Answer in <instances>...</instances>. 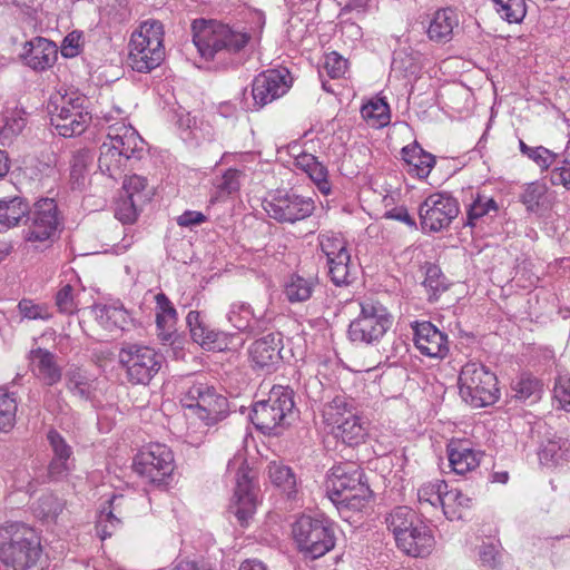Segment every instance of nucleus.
<instances>
[{"label": "nucleus", "mask_w": 570, "mask_h": 570, "mask_svg": "<svg viewBox=\"0 0 570 570\" xmlns=\"http://www.w3.org/2000/svg\"><path fill=\"white\" fill-rule=\"evenodd\" d=\"M40 538L24 523L0 529V570H36L40 557Z\"/></svg>", "instance_id": "obj_1"}, {"label": "nucleus", "mask_w": 570, "mask_h": 570, "mask_svg": "<svg viewBox=\"0 0 570 570\" xmlns=\"http://www.w3.org/2000/svg\"><path fill=\"white\" fill-rule=\"evenodd\" d=\"M193 41L206 60L224 58L226 53H237L250 39L246 32L235 31L216 20L196 19L191 23Z\"/></svg>", "instance_id": "obj_2"}, {"label": "nucleus", "mask_w": 570, "mask_h": 570, "mask_svg": "<svg viewBox=\"0 0 570 570\" xmlns=\"http://www.w3.org/2000/svg\"><path fill=\"white\" fill-rule=\"evenodd\" d=\"M389 530L393 533L396 546L406 554L424 557L434 547L431 530L419 521L416 513L409 507L393 509L385 519Z\"/></svg>", "instance_id": "obj_3"}, {"label": "nucleus", "mask_w": 570, "mask_h": 570, "mask_svg": "<svg viewBox=\"0 0 570 570\" xmlns=\"http://www.w3.org/2000/svg\"><path fill=\"white\" fill-rule=\"evenodd\" d=\"M164 26L147 20L132 32L129 41L128 63L138 72H150L165 59Z\"/></svg>", "instance_id": "obj_4"}, {"label": "nucleus", "mask_w": 570, "mask_h": 570, "mask_svg": "<svg viewBox=\"0 0 570 570\" xmlns=\"http://www.w3.org/2000/svg\"><path fill=\"white\" fill-rule=\"evenodd\" d=\"M293 391L285 386H274L266 400L254 404L250 420L255 428L265 434H278L289 424L293 415Z\"/></svg>", "instance_id": "obj_5"}, {"label": "nucleus", "mask_w": 570, "mask_h": 570, "mask_svg": "<svg viewBox=\"0 0 570 570\" xmlns=\"http://www.w3.org/2000/svg\"><path fill=\"white\" fill-rule=\"evenodd\" d=\"M459 390L463 401L473 407L493 404L499 397L497 376L483 364L466 363L459 375Z\"/></svg>", "instance_id": "obj_6"}, {"label": "nucleus", "mask_w": 570, "mask_h": 570, "mask_svg": "<svg viewBox=\"0 0 570 570\" xmlns=\"http://www.w3.org/2000/svg\"><path fill=\"white\" fill-rule=\"evenodd\" d=\"M292 534L298 551L306 558H321L335 546L333 529L308 515H302L293 523Z\"/></svg>", "instance_id": "obj_7"}, {"label": "nucleus", "mask_w": 570, "mask_h": 570, "mask_svg": "<svg viewBox=\"0 0 570 570\" xmlns=\"http://www.w3.org/2000/svg\"><path fill=\"white\" fill-rule=\"evenodd\" d=\"M358 316L348 326L351 341L374 344L386 334L393 323L387 308L380 302L366 299L360 304Z\"/></svg>", "instance_id": "obj_8"}, {"label": "nucleus", "mask_w": 570, "mask_h": 570, "mask_svg": "<svg viewBox=\"0 0 570 570\" xmlns=\"http://www.w3.org/2000/svg\"><path fill=\"white\" fill-rule=\"evenodd\" d=\"M83 99L56 95L50 98L48 111L50 122L58 134L73 137L82 134L91 121V116L85 110Z\"/></svg>", "instance_id": "obj_9"}, {"label": "nucleus", "mask_w": 570, "mask_h": 570, "mask_svg": "<svg viewBox=\"0 0 570 570\" xmlns=\"http://www.w3.org/2000/svg\"><path fill=\"white\" fill-rule=\"evenodd\" d=\"M119 364L131 384H148L161 367L163 357L154 348L125 343L119 350Z\"/></svg>", "instance_id": "obj_10"}, {"label": "nucleus", "mask_w": 570, "mask_h": 570, "mask_svg": "<svg viewBox=\"0 0 570 570\" xmlns=\"http://www.w3.org/2000/svg\"><path fill=\"white\" fill-rule=\"evenodd\" d=\"M181 402L184 406L194 411L206 425L216 424L228 413L227 399L206 383H196L188 387Z\"/></svg>", "instance_id": "obj_11"}, {"label": "nucleus", "mask_w": 570, "mask_h": 570, "mask_svg": "<svg viewBox=\"0 0 570 570\" xmlns=\"http://www.w3.org/2000/svg\"><path fill=\"white\" fill-rule=\"evenodd\" d=\"M267 215L279 223H295L313 214L314 202L287 190H276L263 200Z\"/></svg>", "instance_id": "obj_12"}, {"label": "nucleus", "mask_w": 570, "mask_h": 570, "mask_svg": "<svg viewBox=\"0 0 570 570\" xmlns=\"http://www.w3.org/2000/svg\"><path fill=\"white\" fill-rule=\"evenodd\" d=\"M134 469L148 482L161 484L174 471L173 452L165 444H150L136 455Z\"/></svg>", "instance_id": "obj_13"}, {"label": "nucleus", "mask_w": 570, "mask_h": 570, "mask_svg": "<svg viewBox=\"0 0 570 570\" xmlns=\"http://www.w3.org/2000/svg\"><path fill=\"white\" fill-rule=\"evenodd\" d=\"M459 212V204L450 194H432L420 206L421 225L423 229L440 232L450 226Z\"/></svg>", "instance_id": "obj_14"}, {"label": "nucleus", "mask_w": 570, "mask_h": 570, "mask_svg": "<svg viewBox=\"0 0 570 570\" xmlns=\"http://www.w3.org/2000/svg\"><path fill=\"white\" fill-rule=\"evenodd\" d=\"M58 226L57 205L53 199H40L26 216L23 235L27 242L37 243L49 239Z\"/></svg>", "instance_id": "obj_15"}, {"label": "nucleus", "mask_w": 570, "mask_h": 570, "mask_svg": "<svg viewBox=\"0 0 570 570\" xmlns=\"http://www.w3.org/2000/svg\"><path fill=\"white\" fill-rule=\"evenodd\" d=\"M236 468V488L232 510L242 525L247 524L256 509L255 494L253 492L252 476L242 458L229 461L228 469Z\"/></svg>", "instance_id": "obj_16"}, {"label": "nucleus", "mask_w": 570, "mask_h": 570, "mask_svg": "<svg viewBox=\"0 0 570 570\" xmlns=\"http://www.w3.org/2000/svg\"><path fill=\"white\" fill-rule=\"evenodd\" d=\"M287 70L269 69L255 77L252 95L255 105L264 107L283 96L289 88Z\"/></svg>", "instance_id": "obj_17"}, {"label": "nucleus", "mask_w": 570, "mask_h": 570, "mask_svg": "<svg viewBox=\"0 0 570 570\" xmlns=\"http://www.w3.org/2000/svg\"><path fill=\"white\" fill-rule=\"evenodd\" d=\"M362 478L363 472L353 464L334 466L326 483V491L331 501L333 502L335 498H342L358 487L365 485L366 483L362 481Z\"/></svg>", "instance_id": "obj_18"}, {"label": "nucleus", "mask_w": 570, "mask_h": 570, "mask_svg": "<svg viewBox=\"0 0 570 570\" xmlns=\"http://www.w3.org/2000/svg\"><path fill=\"white\" fill-rule=\"evenodd\" d=\"M414 343L422 354L430 357L442 358L449 352L446 336L430 322L416 323Z\"/></svg>", "instance_id": "obj_19"}, {"label": "nucleus", "mask_w": 570, "mask_h": 570, "mask_svg": "<svg viewBox=\"0 0 570 570\" xmlns=\"http://www.w3.org/2000/svg\"><path fill=\"white\" fill-rule=\"evenodd\" d=\"M130 512L131 501L124 495H114L108 501V511L104 509L97 521L96 531L100 539L111 537Z\"/></svg>", "instance_id": "obj_20"}, {"label": "nucleus", "mask_w": 570, "mask_h": 570, "mask_svg": "<svg viewBox=\"0 0 570 570\" xmlns=\"http://www.w3.org/2000/svg\"><path fill=\"white\" fill-rule=\"evenodd\" d=\"M281 350L282 340L279 334L271 333L252 344L249 355L255 366L271 370L279 363L282 358Z\"/></svg>", "instance_id": "obj_21"}, {"label": "nucleus", "mask_w": 570, "mask_h": 570, "mask_svg": "<svg viewBox=\"0 0 570 570\" xmlns=\"http://www.w3.org/2000/svg\"><path fill=\"white\" fill-rule=\"evenodd\" d=\"M108 140L117 147L124 156L125 161L138 160L145 153V141L132 129L121 126L119 128H109Z\"/></svg>", "instance_id": "obj_22"}, {"label": "nucleus", "mask_w": 570, "mask_h": 570, "mask_svg": "<svg viewBox=\"0 0 570 570\" xmlns=\"http://www.w3.org/2000/svg\"><path fill=\"white\" fill-rule=\"evenodd\" d=\"M23 49L21 58L27 66L35 70H45L53 63L57 57L56 46L41 37L27 41Z\"/></svg>", "instance_id": "obj_23"}, {"label": "nucleus", "mask_w": 570, "mask_h": 570, "mask_svg": "<svg viewBox=\"0 0 570 570\" xmlns=\"http://www.w3.org/2000/svg\"><path fill=\"white\" fill-rule=\"evenodd\" d=\"M32 371L47 385H53L61 379V370L56 362V356L45 350L36 348L30 352Z\"/></svg>", "instance_id": "obj_24"}, {"label": "nucleus", "mask_w": 570, "mask_h": 570, "mask_svg": "<svg viewBox=\"0 0 570 570\" xmlns=\"http://www.w3.org/2000/svg\"><path fill=\"white\" fill-rule=\"evenodd\" d=\"M448 456L452 470L464 474L479 466L482 453L468 448L463 442L452 441L448 445Z\"/></svg>", "instance_id": "obj_25"}, {"label": "nucleus", "mask_w": 570, "mask_h": 570, "mask_svg": "<svg viewBox=\"0 0 570 570\" xmlns=\"http://www.w3.org/2000/svg\"><path fill=\"white\" fill-rule=\"evenodd\" d=\"M156 301V324L158 328V336L161 341L168 342L175 332L177 321V312L173 306L169 298L164 293H158L155 296Z\"/></svg>", "instance_id": "obj_26"}, {"label": "nucleus", "mask_w": 570, "mask_h": 570, "mask_svg": "<svg viewBox=\"0 0 570 570\" xmlns=\"http://www.w3.org/2000/svg\"><path fill=\"white\" fill-rule=\"evenodd\" d=\"M47 439L53 452V459L49 464L50 476L58 479L68 471V460L71 455V448L63 438L55 430L48 432Z\"/></svg>", "instance_id": "obj_27"}, {"label": "nucleus", "mask_w": 570, "mask_h": 570, "mask_svg": "<svg viewBox=\"0 0 570 570\" xmlns=\"http://www.w3.org/2000/svg\"><path fill=\"white\" fill-rule=\"evenodd\" d=\"M324 423L331 432L350 420V415H357L353 403L345 395H337L327 402L322 411Z\"/></svg>", "instance_id": "obj_28"}, {"label": "nucleus", "mask_w": 570, "mask_h": 570, "mask_svg": "<svg viewBox=\"0 0 570 570\" xmlns=\"http://www.w3.org/2000/svg\"><path fill=\"white\" fill-rule=\"evenodd\" d=\"M28 212L29 204L20 196L0 199V233L17 226Z\"/></svg>", "instance_id": "obj_29"}, {"label": "nucleus", "mask_w": 570, "mask_h": 570, "mask_svg": "<svg viewBox=\"0 0 570 570\" xmlns=\"http://www.w3.org/2000/svg\"><path fill=\"white\" fill-rule=\"evenodd\" d=\"M458 23V16L453 10H439L429 26V38L436 42H446L452 38L453 29Z\"/></svg>", "instance_id": "obj_30"}, {"label": "nucleus", "mask_w": 570, "mask_h": 570, "mask_svg": "<svg viewBox=\"0 0 570 570\" xmlns=\"http://www.w3.org/2000/svg\"><path fill=\"white\" fill-rule=\"evenodd\" d=\"M98 166L102 174L117 179V177H120L125 171L127 161H125L124 156H121L117 147L107 139L100 146Z\"/></svg>", "instance_id": "obj_31"}, {"label": "nucleus", "mask_w": 570, "mask_h": 570, "mask_svg": "<svg viewBox=\"0 0 570 570\" xmlns=\"http://www.w3.org/2000/svg\"><path fill=\"white\" fill-rule=\"evenodd\" d=\"M402 155L411 167L410 173H414L420 178L428 177L435 164L434 156L425 153L417 144L404 147Z\"/></svg>", "instance_id": "obj_32"}, {"label": "nucleus", "mask_w": 570, "mask_h": 570, "mask_svg": "<svg viewBox=\"0 0 570 570\" xmlns=\"http://www.w3.org/2000/svg\"><path fill=\"white\" fill-rule=\"evenodd\" d=\"M190 335L194 342L206 350L220 347L218 344L219 333L208 328L200 320L197 311H190L186 317Z\"/></svg>", "instance_id": "obj_33"}, {"label": "nucleus", "mask_w": 570, "mask_h": 570, "mask_svg": "<svg viewBox=\"0 0 570 570\" xmlns=\"http://www.w3.org/2000/svg\"><path fill=\"white\" fill-rule=\"evenodd\" d=\"M371 499V490L367 484L358 487L353 492H350L342 498H335L333 503L336 505L338 512L346 519L350 518L348 512L363 511Z\"/></svg>", "instance_id": "obj_34"}, {"label": "nucleus", "mask_w": 570, "mask_h": 570, "mask_svg": "<svg viewBox=\"0 0 570 570\" xmlns=\"http://www.w3.org/2000/svg\"><path fill=\"white\" fill-rule=\"evenodd\" d=\"M92 312L97 321L108 331L124 330L128 323V315L125 309L107 306L95 305Z\"/></svg>", "instance_id": "obj_35"}, {"label": "nucleus", "mask_w": 570, "mask_h": 570, "mask_svg": "<svg viewBox=\"0 0 570 570\" xmlns=\"http://www.w3.org/2000/svg\"><path fill=\"white\" fill-rule=\"evenodd\" d=\"M471 499L458 489L445 490L441 507L449 520H460L463 512L470 508Z\"/></svg>", "instance_id": "obj_36"}, {"label": "nucleus", "mask_w": 570, "mask_h": 570, "mask_svg": "<svg viewBox=\"0 0 570 570\" xmlns=\"http://www.w3.org/2000/svg\"><path fill=\"white\" fill-rule=\"evenodd\" d=\"M67 389L76 396L81 400H90L94 393V381L87 375V373L75 367L66 374Z\"/></svg>", "instance_id": "obj_37"}, {"label": "nucleus", "mask_w": 570, "mask_h": 570, "mask_svg": "<svg viewBox=\"0 0 570 570\" xmlns=\"http://www.w3.org/2000/svg\"><path fill=\"white\" fill-rule=\"evenodd\" d=\"M348 417L350 420L338 425L332 433L335 438L341 439L343 443L353 446L360 444L366 433L358 415H350Z\"/></svg>", "instance_id": "obj_38"}, {"label": "nucleus", "mask_w": 570, "mask_h": 570, "mask_svg": "<svg viewBox=\"0 0 570 570\" xmlns=\"http://www.w3.org/2000/svg\"><path fill=\"white\" fill-rule=\"evenodd\" d=\"M361 114L372 127L381 128L390 122V107L382 98L368 101Z\"/></svg>", "instance_id": "obj_39"}, {"label": "nucleus", "mask_w": 570, "mask_h": 570, "mask_svg": "<svg viewBox=\"0 0 570 570\" xmlns=\"http://www.w3.org/2000/svg\"><path fill=\"white\" fill-rule=\"evenodd\" d=\"M94 160V154L86 148L79 149L72 154L70 160V178L73 185L80 187L83 185L90 164Z\"/></svg>", "instance_id": "obj_40"}, {"label": "nucleus", "mask_w": 570, "mask_h": 570, "mask_svg": "<svg viewBox=\"0 0 570 570\" xmlns=\"http://www.w3.org/2000/svg\"><path fill=\"white\" fill-rule=\"evenodd\" d=\"M65 502L58 497L49 493L41 495L35 508V515L45 521H53L62 512Z\"/></svg>", "instance_id": "obj_41"}, {"label": "nucleus", "mask_w": 570, "mask_h": 570, "mask_svg": "<svg viewBox=\"0 0 570 570\" xmlns=\"http://www.w3.org/2000/svg\"><path fill=\"white\" fill-rule=\"evenodd\" d=\"M495 11L509 23H520L527 13L524 0H491Z\"/></svg>", "instance_id": "obj_42"}, {"label": "nucleus", "mask_w": 570, "mask_h": 570, "mask_svg": "<svg viewBox=\"0 0 570 570\" xmlns=\"http://www.w3.org/2000/svg\"><path fill=\"white\" fill-rule=\"evenodd\" d=\"M17 409L14 394L0 389V432H8L13 428Z\"/></svg>", "instance_id": "obj_43"}, {"label": "nucleus", "mask_w": 570, "mask_h": 570, "mask_svg": "<svg viewBox=\"0 0 570 570\" xmlns=\"http://www.w3.org/2000/svg\"><path fill=\"white\" fill-rule=\"evenodd\" d=\"M314 282L298 275H293L285 286V295L289 302L307 301L313 292Z\"/></svg>", "instance_id": "obj_44"}, {"label": "nucleus", "mask_w": 570, "mask_h": 570, "mask_svg": "<svg viewBox=\"0 0 570 570\" xmlns=\"http://www.w3.org/2000/svg\"><path fill=\"white\" fill-rule=\"evenodd\" d=\"M448 485L444 481L428 482L417 490L420 504H429L433 508L441 505Z\"/></svg>", "instance_id": "obj_45"}, {"label": "nucleus", "mask_w": 570, "mask_h": 570, "mask_svg": "<svg viewBox=\"0 0 570 570\" xmlns=\"http://www.w3.org/2000/svg\"><path fill=\"white\" fill-rule=\"evenodd\" d=\"M351 255L341 254L338 258L328 261V274L335 285H347L351 282Z\"/></svg>", "instance_id": "obj_46"}, {"label": "nucleus", "mask_w": 570, "mask_h": 570, "mask_svg": "<svg viewBox=\"0 0 570 570\" xmlns=\"http://www.w3.org/2000/svg\"><path fill=\"white\" fill-rule=\"evenodd\" d=\"M268 476L276 487L292 491L296 484V479L291 468L279 462H271L268 464Z\"/></svg>", "instance_id": "obj_47"}, {"label": "nucleus", "mask_w": 570, "mask_h": 570, "mask_svg": "<svg viewBox=\"0 0 570 570\" xmlns=\"http://www.w3.org/2000/svg\"><path fill=\"white\" fill-rule=\"evenodd\" d=\"M547 186L543 183L534 181L528 184L521 195V200L530 212H535L542 204L547 194Z\"/></svg>", "instance_id": "obj_48"}, {"label": "nucleus", "mask_w": 570, "mask_h": 570, "mask_svg": "<svg viewBox=\"0 0 570 570\" xmlns=\"http://www.w3.org/2000/svg\"><path fill=\"white\" fill-rule=\"evenodd\" d=\"M320 246L327 262L338 258L341 254H350L342 237L335 235H321Z\"/></svg>", "instance_id": "obj_49"}, {"label": "nucleus", "mask_w": 570, "mask_h": 570, "mask_svg": "<svg viewBox=\"0 0 570 570\" xmlns=\"http://www.w3.org/2000/svg\"><path fill=\"white\" fill-rule=\"evenodd\" d=\"M252 312L248 305L244 303H234L227 312V320L233 327L244 331L249 326Z\"/></svg>", "instance_id": "obj_50"}, {"label": "nucleus", "mask_w": 570, "mask_h": 570, "mask_svg": "<svg viewBox=\"0 0 570 570\" xmlns=\"http://www.w3.org/2000/svg\"><path fill=\"white\" fill-rule=\"evenodd\" d=\"M146 186V178L132 175L125 179L122 188L127 197H135L139 203H146L150 199L149 194L145 193Z\"/></svg>", "instance_id": "obj_51"}, {"label": "nucleus", "mask_w": 570, "mask_h": 570, "mask_svg": "<svg viewBox=\"0 0 570 570\" xmlns=\"http://www.w3.org/2000/svg\"><path fill=\"white\" fill-rule=\"evenodd\" d=\"M514 397L520 401H525L530 397L538 399L540 392V383L538 380L527 376L521 377L514 385Z\"/></svg>", "instance_id": "obj_52"}, {"label": "nucleus", "mask_w": 570, "mask_h": 570, "mask_svg": "<svg viewBox=\"0 0 570 570\" xmlns=\"http://www.w3.org/2000/svg\"><path fill=\"white\" fill-rule=\"evenodd\" d=\"M24 126L26 119L21 115L13 112L6 117L4 124L0 129V138L11 141L23 130Z\"/></svg>", "instance_id": "obj_53"}, {"label": "nucleus", "mask_w": 570, "mask_h": 570, "mask_svg": "<svg viewBox=\"0 0 570 570\" xmlns=\"http://www.w3.org/2000/svg\"><path fill=\"white\" fill-rule=\"evenodd\" d=\"M20 314L28 320H43L47 321L51 314L46 305L35 304L30 299H21L18 304Z\"/></svg>", "instance_id": "obj_54"}, {"label": "nucleus", "mask_w": 570, "mask_h": 570, "mask_svg": "<svg viewBox=\"0 0 570 570\" xmlns=\"http://www.w3.org/2000/svg\"><path fill=\"white\" fill-rule=\"evenodd\" d=\"M142 204L144 203H139L135 197H126L118 204L116 217L125 224L134 223L138 215L137 207Z\"/></svg>", "instance_id": "obj_55"}, {"label": "nucleus", "mask_w": 570, "mask_h": 570, "mask_svg": "<svg viewBox=\"0 0 570 570\" xmlns=\"http://www.w3.org/2000/svg\"><path fill=\"white\" fill-rule=\"evenodd\" d=\"M497 205L492 198L478 197L470 206L468 219L470 225H474V220L487 215L490 210H495Z\"/></svg>", "instance_id": "obj_56"}, {"label": "nucleus", "mask_w": 570, "mask_h": 570, "mask_svg": "<svg viewBox=\"0 0 570 570\" xmlns=\"http://www.w3.org/2000/svg\"><path fill=\"white\" fill-rule=\"evenodd\" d=\"M73 288L67 284L62 286L56 294V305L59 312L65 314H72L77 311V305L72 295Z\"/></svg>", "instance_id": "obj_57"}, {"label": "nucleus", "mask_w": 570, "mask_h": 570, "mask_svg": "<svg viewBox=\"0 0 570 570\" xmlns=\"http://www.w3.org/2000/svg\"><path fill=\"white\" fill-rule=\"evenodd\" d=\"M324 68L332 78H340L347 70V60L333 51L326 55Z\"/></svg>", "instance_id": "obj_58"}, {"label": "nucleus", "mask_w": 570, "mask_h": 570, "mask_svg": "<svg viewBox=\"0 0 570 570\" xmlns=\"http://www.w3.org/2000/svg\"><path fill=\"white\" fill-rule=\"evenodd\" d=\"M239 176L240 171L237 169H228L217 180L216 187L223 194H233L239 189Z\"/></svg>", "instance_id": "obj_59"}, {"label": "nucleus", "mask_w": 570, "mask_h": 570, "mask_svg": "<svg viewBox=\"0 0 570 570\" xmlns=\"http://www.w3.org/2000/svg\"><path fill=\"white\" fill-rule=\"evenodd\" d=\"M441 272L436 266H430L426 269V276L423 282L424 287L431 291L430 298H435L440 292L445 291L443 282L440 279Z\"/></svg>", "instance_id": "obj_60"}, {"label": "nucleus", "mask_w": 570, "mask_h": 570, "mask_svg": "<svg viewBox=\"0 0 570 570\" xmlns=\"http://www.w3.org/2000/svg\"><path fill=\"white\" fill-rule=\"evenodd\" d=\"M558 154L542 147H534L530 150L529 158L532 159L542 170H547L557 159Z\"/></svg>", "instance_id": "obj_61"}, {"label": "nucleus", "mask_w": 570, "mask_h": 570, "mask_svg": "<svg viewBox=\"0 0 570 570\" xmlns=\"http://www.w3.org/2000/svg\"><path fill=\"white\" fill-rule=\"evenodd\" d=\"M307 175L315 183L322 194H330L331 184L327 179V169L323 164L318 163Z\"/></svg>", "instance_id": "obj_62"}, {"label": "nucleus", "mask_w": 570, "mask_h": 570, "mask_svg": "<svg viewBox=\"0 0 570 570\" xmlns=\"http://www.w3.org/2000/svg\"><path fill=\"white\" fill-rule=\"evenodd\" d=\"M554 397L560 406L570 412V379H561L554 386Z\"/></svg>", "instance_id": "obj_63"}, {"label": "nucleus", "mask_w": 570, "mask_h": 570, "mask_svg": "<svg viewBox=\"0 0 570 570\" xmlns=\"http://www.w3.org/2000/svg\"><path fill=\"white\" fill-rule=\"evenodd\" d=\"M81 36L77 32L69 33L62 41L61 53L67 58L76 57L79 53Z\"/></svg>", "instance_id": "obj_64"}]
</instances>
